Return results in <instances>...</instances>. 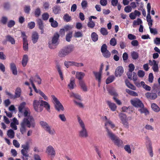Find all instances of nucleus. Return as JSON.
<instances>
[{
    "mask_svg": "<svg viewBox=\"0 0 160 160\" xmlns=\"http://www.w3.org/2000/svg\"><path fill=\"white\" fill-rule=\"evenodd\" d=\"M28 112L27 110H25L24 112V116L25 117L21 122L20 128V131L22 134L26 132L27 130L26 127L30 128H34L35 123L33 118L30 115H28ZM30 115V113H29Z\"/></svg>",
    "mask_w": 160,
    "mask_h": 160,
    "instance_id": "nucleus-1",
    "label": "nucleus"
},
{
    "mask_svg": "<svg viewBox=\"0 0 160 160\" xmlns=\"http://www.w3.org/2000/svg\"><path fill=\"white\" fill-rule=\"evenodd\" d=\"M33 106L34 110L37 112H41L44 107L48 112H50V104L46 101L42 100H34L33 102Z\"/></svg>",
    "mask_w": 160,
    "mask_h": 160,
    "instance_id": "nucleus-2",
    "label": "nucleus"
},
{
    "mask_svg": "<svg viewBox=\"0 0 160 160\" xmlns=\"http://www.w3.org/2000/svg\"><path fill=\"white\" fill-rule=\"evenodd\" d=\"M106 129L108 136L111 140L114 142V144L118 147L121 146L123 143V141L120 139L119 138L116 136L111 130L108 129L107 127H106Z\"/></svg>",
    "mask_w": 160,
    "mask_h": 160,
    "instance_id": "nucleus-3",
    "label": "nucleus"
},
{
    "mask_svg": "<svg viewBox=\"0 0 160 160\" xmlns=\"http://www.w3.org/2000/svg\"><path fill=\"white\" fill-rule=\"evenodd\" d=\"M77 119L81 128V130L79 132V136L81 138H86L88 137V134L85 124L79 116H77Z\"/></svg>",
    "mask_w": 160,
    "mask_h": 160,
    "instance_id": "nucleus-4",
    "label": "nucleus"
},
{
    "mask_svg": "<svg viewBox=\"0 0 160 160\" xmlns=\"http://www.w3.org/2000/svg\"><path fill=\"white\" fill-rule=\"evenodd\" d=\"M60 37L58 33H55L52 38L51 41L48 42L49 47L51 49H54L59 44L58 40Z\"/></svg>",
    "mask_w": 160,
    "mask_h": 160,
    "instance_id": "nucleus-5",
    "label": "nucleus"
},
{
    "mask_svg": "<svg viewBox=\"0 0 160 160\" xmlns=\"http://www.w3.org/2000/svg\"><path fill=\"white\" fill-rule=\"evenodd\" d=\"M23 148L21 150V153L22 155V160H28L29 158L28 151L29 149V145L28 142L26 143L25 144L22 145Z\"/></svg>",
    "mask_w": 160,
    "mask_h": 160,
    "instance_id": "nucleus-6",
    "label": "nucleus"
},
{
    "mask_svg": "<svg viewBox=\"0 0 160 160\" xmlns=\"http://www.w3.org/2000/svg\"><path fill=\"white\" fill-rule=\"evenodd\" d=\"M39 123L42 127L49 134L52 135L55 134V131L54 129L52 128V129L51 127L47 122L44 121H41Z\"/></svg>",
    "mask_w": 160,
    "mask_h": 160,
    "instance_id": "nucleus-7",
    "label": "nucleus"
},
{
    "mask_svg": "<svg viewBox=\"0 0 160 160\" xmlns=\"http://www.w3.org/2000/svg\"><path fill=\"white\" fill-rule=\"evenodd\" d=\"M51 97L55 102L54 107L55 109L58 112H60V110L63 111L64 110V108L58 99L54 95H52Z\"/></svg>",
    "mask_w": 160,
    "mask_h": 160,
    "instance_id": "nucleus-8",
    "label": "nucleus"
},
{
    "mask_svg": "<svg viewBox=\"0 0 160 160\" xmlns=\"http://www.w3.org/2000/svg\"><path fill=\"white\" fill-rule=\"evenodd\" d=\"M46 152L48 156H50L51 160L53 159L56 155L55 150L51 145H49L46 148Z\"/></svg>",
    "mask_w": 160,
    "mask_h": 160,
    "instance_id": "nucleus-9",
    "label": "nucleus"
},
{
    "mask_svg": "<svg viewBox=\"0 0 160 160\" xmlns=\"http://www.w3.org/2000/svg\"><path fill=\"white\" fill-rule=\"evenodd\" d=\"M130 102L133 106L137 108H139L143 106V104L142 102L138 98L131 100Z\"/></svg>",
    "mask_w": 160,
    "mask_h": 160,
    "instance_id": "nucleus-10",
    "label": "nucleus"
},
{
    "mask_svg": "<svg viewBox=\"0 0 160 160\" xmlns=\"http://www.w3.org/2000/svg\"><path fill=\"white\" fill-rule=\"evenodd\" d=\"M148 22V24L149 26L150 32L154 35L157 34L158 33V32L156 28H152L151 27L152 25L153 20L152 19L147 20Z\"/></svg>",
    "mask_w": 160,
    "mask_h": 160,
    "instance_id": "nucleus-11",
    "label": "nucleus"
},
{
    "mask_svg": "<svg viewBox=\"0 0 160 160\" xmlns=\"http://www.w3.org/2000/svg\"><path fill=\"white\" fill-rule=\"evenodd\" d=\"M124 72V69L122 66H119L117 68L115 72V75L116 77H120Z\"/></svg>",
    "mask_w": 160,
    "mask_h": 160,
    "instance_id": "nucleus-12",
    "label": "nucleus"
},
{
    "mask_svg": "<svg viewBox=\"0 0 160 160\" xmlns=\"http://www.w3.org/2000/svg\"><path fill=\"white\" fill-rule=\"evenodd\" d=\"M74 46L72 45H69L64 47L63 48L68 55L74 50Z\"/></svg>",
    "mask_w": 160,
    "mask_h": 160,
    "instance_id": "nucleus-13",
    "label": "nucleus"
},
{
    "mask_svg": "<svg viewBox=\"0 0 160 160\" xmlns=\"http://www.w3.org/2000/svg\"><path fill=\"white\" fill-rule=\"evenodd\" d=\"M39 39V35L36 32H34L32 33V40L33 43H35Z\"/></svg>",
    "mask_w": 160,
    "mask_h": 160,
    "instance_id": "nucleus-14",
    "label": "nucleus"
},
{
    "mask_svg": "<svg viewBox=\"0 0 160 160\" xmlns=\"http://www.w3.org/2000/svg\"><path fill=\"white\" fill-rule=\"evenodd\" d=\"M106 102L111 111H114L116 110L117 106L115 103L109 101H107Z\"/></svg>",
    "mask_w": 160,
    "mask_h": 160,
    "instance_id": "nucleus-15",
    "label": "nucleus"
},
{
    "mask_svg": "<svg viewBox=\"0 0 160 160\" xmlns=\"http://www.w3.org/2000/svg\"><path fill=\"white\" fill-rule=\"evenodd\" d=\"M10 68L12 74L14 75H17L18 74V71L16 64L14 63H11Z\"/></svg>",
    "mask_w": 160,
    "mask_h": 160,
    "instance_id": "nucleus-16",
    "label": "nucleus"
},
{
    "mask_svg": "<svg viewBox=\"0 0 160 160\" xmlns=\"http://www.w3.org/2000/svg\"><path fill=\"white\" fill-rule=\"evenodd\" d=\"M37 24L39 28L41 30V33H43L44 32L43 29L44 26L42 20L41 19H38L37 20Z\"/></svg>",
    "mask_w": 160,
    "mask_h": 160,
    "instance_id": "nucleus-17",
    "label": "nucleus"
},
{
    "mask_svg": "<svg viewBox=\"0 0 160 160\" xmlns=\"http://www.w3.org/2000/svg\"><path fill=\"white\" fill-rule=\"evenodd\" d=\"M146 97L151 99H155L157 97V94L154 92H147L145 94Z\"/></svg>",
    "mask_w": 160,
    "mask_h": 160,
    "instance_id": "nucleus-18",
    "label": "nucleus"
},
{
    "mask_svg": "<svg viewBox=\"0 0 160 160\" xmlns=\"http://www.w3.org/2000/svg\"><path fill=\"white\" fill-rule=\"evenodd\" d=\"M94 150L99 158H102V149L99 146H94Z\"/></svg>",
    "mask_w": 160,
    "mask_h": 160,
    "instance_id": "nucleus-19",
    "label": "nucleus"
},
{
    "mask_svg": "<svg viewBox=\"0 0 160 160\" xmlns=\"http://www.w3.org/2000/svg\"><path fill=\"white\" fill-rule=\"evenodd\" d=\"M28 61V56L27 54L24 55L22 57V60L21 63L22 66L23 67H25Z\"/></svg>",
    "mask_w": 160,
    "mask_h": 160,
    "instance_id": "nucleus-20",
    "label": "nucleus"
},
{
    "mask_svg": "<svg viewBox=\"0 0 160 160\" xmlns=\"http://www.w3.org/2000/svg\"><path fill=\"white\" fill-rule=\"evenodd\" d=\"M52 12L55 14L59 13L61 11V7L59 5H55L52 8Z\"/></svg>",
    "mask_w": 160,
    "mask_h": 160,
    "instance_id": "nucleus-21",
    "label": "nucleus"
},
{
    "mask_svg": "<svg viewBox=\"0 0 160 160\" xmlns=\"http://www.w3.org/2000/svg\"><path fill=\"white\" fill-rule=\"evenodd\" d=\"M85 76V73L82 72H76V78L78 79L79 81L82 80V79Z\"/></svg>",
    "mask_w": 160,
    "mask_h": 160,
    "instance_id": "nucleus-22",
    "label": "nucleus"
},
{
    "mask_svg": "<svg viewBox=\"0 0 160 160\" xmlns=\"http://www.w3.org/2000/svg\"><path fill=\"white\" fill-rule=\"evenodd\" d=\"M147 9L148 14L147 16L146 19L147 20L150 19H151V17L150 14L151 6L150 3H148L147 4Z\"/></svg>",
    "mask_w": 160,
    "mask_h": 160,
    "instance_id": "nucleus-23",
    "label": "nucleus"
},
{
    "mask_svg": "<svg viewBox=\"0 0 160 160\" xmlns=\"http://www.w3.org/2000/svg\"><path fill=\"white\" fill-rule=\"evenodd\" d=\"M125 83L126 85L129 88L133 90H135L136 89V87L134 86L133 84H131L129 80L128 79H126L125 81Z\"/></svg>",
    "mask_w": 160,
    "mask_h": 160,
    "instance_id": "nucleus-24",
    "label": "nucleus"
},
{
    "mask_svg": "<svg viewBox=\"0 0 160 160\" xmlns=\"http://www.w3.org/2000/svg\"><path fill=\"white\" fill-rule=\"evenodd\" d=\"M22 90L20 88H17L15 91V97L16 98H19L21 94Z\"/></svg>",
    "mask_w": 160,
    "mask_h": 160,
    "instance_id": "nucleus-25",
    "label": "nucleus"
},
{
    "mask_svg": "<svg viewBox=\"0 0 160 160\" xmlns=\"http://www.w3.org/2000/svg\"><path fill=\"white\" fill-rule=\"evenodd\" d=\"M79 82L81 88L83 91H87V88L84 81L83 80H80L79 81Z\"/></svg>",
    "mask_w": 160,
    "mask_h": 160,
    "instance_id": "nucleus-26",
    "label": "nucleus"
},
{
    "mask_svg": "<svg viewBox=\"0 0 160 160\" xmlns=\"http://www.w3.org/2000/svg\"><path fill=\"white\" fill-rule=\"evenodd\" d=\"M93 73L95 77L96 80L99 82L100 81H101L102 73L100 72H96L95 71L93 72Z\"/></svg>",
    "mask_w": 160,
    "mask_h": 160,
    "instance_id": "nucleus-27",
    "label": "nucleus"
},
{
    "mask_svg": "<svg viewBox=\"0 0 160 160\" xmlns=\"http://www.w3.org/2000/svg\"><path fill=\"white\" fill-rule=\"evenodd\" d=\"M6 39L8 41L10 42L12 44H14L15 43L14 39L10 35H8L5 36Z\"/></svg>",
    "mask_w": 160,
    "mask_h": 160,
    "instance_id": "nucleus-28",
    "label": "nucleus"
},
{
    "mask_svg": "<svg viewBox=\"0 0 160 160\" xmlns=\"http://www.w3.org/2000/svg\"><path fill=\"white\" fill-rule=\"evenodd\" d=\"M7 135L10 138H13L15 136L14 131L11 129L8 130L7 132Z\"/></svg>",
    "mask_w": 160,
    "mask_h": 160,
    "instance_id": "nucleus-29",
    "label": "nucleus"
},
{
    "mask_svg": "<svg viewBox=\"0 0 160 160\" xmlns=\"http://www.w3.org/2000/svg\"><path fill=\"white\" fill-rule=\"evenodd\" d=\"M68 55V54L63 48L60 50L58 54V56L60 58L64 57Z\"/></svg>",
    "mask_w": 160,
    "mask_h": 160,
    "instance_id": "nucleus-30",
    "label": "nucleus"
},
{
    "mask_svg": "<svg viewBox=\"0 0 160 160\" xmlns=\"http://www.w3.org/2000/svg\"><path fill=\"white\" fill-rule=\"evenodd\" d=\"M56 68L57 69V70L58 72L60 75V78L62 80H63V77L62 74V72L61 69V67L58 64H57L56 66Z\"/></svg>",
    "mask_w": 160,
    "mask_h": 160,
    "instance_id": "nucleus-31",
    "label": "nucleus"
},
{
    "mask_svg": "<svg viewBox=\"0 0 160 160\" xmlns=\"http://www.w3.org/2000/svg\"><path fill=\"white\" fill-rule=\"evenodd\" d=\"M89 22L87 23V26L88 27L93 28L95 26V23L94 22L92 21L91 18H89Z\"/></svg>",
    "mask_w": 160,
    "mask_h": 160,
    "instance_id": "nucleus-32",
    "label": "nucleus"
},
{
    "mask_svg": "<svg viewBox=\"0 0 160 160\" xmlns=\"http://www.w3.org/2000/svg\"><path fill=\"white\" fill-rule=\"evenodd\" d=\"M146 139L147 142H148V146L149 148L148 149V152H153L152 148V143L151 142L148 136H147L146 137Z\"/></svg>",
    "mask_w": 160,
    "mask_h": 160,
    "instance_id": "nucleus-33",
    "label": "nucleus"
},
{
    "mask_svg": "<svg viewBox=\"0 0 160 160\" xmlns=\"http://www.w3.org/2000/svg\"><path fill=\"white\" fill-rule=\"evenodd\" d=\"M91 38L92 40L94 42L97 41L98 39V35L95 32H93L91 35Z\"/></svg>",
    "mask_w": 160,
    "mask_h": 160,
    "instance_id": "nucleus-34",
    "label": "nucleus"
},
{
    "mask_svg": "<svg viewBox=\"0 0 160 160\" xmlns=\"http://www.w3.org/2000/svg\"><path fill=\"white\" fill-rule=\"evenodd\" d=\"M154 64L152 67V69L154 72H158V63H157L155 60H153Z\"/></svg>",
    "mask_w": 160,
    "mask_h": 160,
    "instance_id": "nucleus-35",
    "label": "nucleus"
},
{
    "mask_svg": "<svg viewBox=\"0 0 160 160\" xmlns=\"http://www.w3.org/2000/svg\"><path fill=\"white\" fill-rule=\"evenodd\" d=\"M126 92L129 95L132 96H138V93L136 92L131 91L129 89H126Z\"/></svg>",
    "mask_w": 160,
    "mask_h": 160,
    "instance_id": "nucleus-36",
    "label": "nucleus"
},
{
    "mask_svg": "<svg viewBox=\"0 0 160 160\" xmlns=\"http://www.w3.org/2000/svg\"><path fill=\"white\" fill-rule=\"evenodd\" d=\"M119 117L122 122L128 120L127 116L123 113H121L119 114Z\"/></svg>",
    "mask_w": 160,
    "mask_h": 160,
    "instance_id": "nucleus-37",
    "label": "nucleus"
},
{
    "mask_svg": "<svg viewBox=\"0 0 160 160\" xmlns=\"http://www.w3.org/2000/svg\"><path fill=\"white\" fill-rule=\"evenodd\" d=\"M115 79V77L113 75L109 76L106 79V83L107 84H108L112 82Z\"/></svg>",
    "mask_w": 160,
    "mask_h": 160,
    "instance_id": "nucleus-38",
    "label": "nucleus"
},
{
    "mask_svg": "<svg viewBox=\"0 0 160 160\" xmlns=\"http://www.w3.org/2000/svg\"><path fill=\"white\" fill-rule=\"evenodd\" d=\"M131 56L132 58L134 60L138 59L139 57L138 53L136 52L133 51L131 52Z\"/></svg>",
    "mask_w": 160,
    "mask_h": 160,
    "instance_id": "nucleus-39",
    "label": "nucleus"
},
{
    "mask_svg": "<svg viewBox=\"0 0 160 160\" xmlns=\"http://www.w3.org/2000/svg\"><path fill=\"white\" fill-rule=\"evenodd\" d=\"M151 107L152 109L156 112H158L160 110V108L155 103H152L151 105Z\"/></svg>",
    "mask_w": 160,
    "mask_h": 160,
    "instance_id": "nucleus-40",
    "label": "nucleus"
},
{
    "mask_svg": "<svg viewBox=\"0 0 160 160\" xmlns=\"http://www.w3.org/2000/svg\"><path fill=\"white\" fill-rule=\"evenodd\" d=\"M142 23V21L141 19L139 18H138L137 20H134L133 22L132 26L133 27L134 26L139 25Z\"/></svg>",
    "mask_w": 160,
    "mask_h": 160,
    "instance_id": "nucleus-41",
    "label": "nucleus"
},
{
    "mask_svg": "<svg viewBox=\"0 0 160 160\" xmlns=\"http://www.w3.org/2000/svg\"><path fill=\"white\" fill-rule=\"evenodd\" d=\"M140 108L138 109V111H139L141 114L145 113L146 114L147 112H148V111L146 108H144V106H143L142 107L139 108Z\"/></svg>",
    "mask_w": 160,
    "mask_h": 160,
    "instance_id": "nucleus-42",
    "label": "nucleus"
},
{
    "mask_svg": "<svg viewBox=\"0 0 160 160\" xmlns=\"http://www.w3.org/2000/svg\"><path fill=\"white\" fill-rule=\"evenodd\" d=\"M63 19L67 22H69L71 20V17L68 14H66L63 16Z\"/></svg>",
    "mask_w": 160,
    "mask_h": 160,
    "instance_id": "nucleus-43",
    "label": "nucleus"
},
{
    "mask_svg": "<svg viewBox=\"0 0 160 160\" xmlns=\"http://www.w3.org/2000/svg\"><path fill=\"white\" fill-rule=\"evenodd\" d=\"M103 56L106 58H110L111 55L110 52L108 50L107 51L102 53Z\"/></svg>",
    "mask_w": 160,
    "mask_h": 160,
    "instance_id": "nucleus-44",
    "label": "nucleus"
},
{
    "mask_svg": "<svg viewBox=\"0 0 160 160\" xmlns=\"http://www.w3.org/2000/svg\"><path fill=\"white\" fill-rule=\"evenodd\" d=\"M72 32H71L66 35V39L67 41L69 42L71 41V39L72 37Z\"/></svg>",
    "mask_w": 160,
    "mask_h": 160,
    "instance_id": "nucleus-45",
    "label": "nucleus"
},
{
    "mask_svg": "<svg viewBox=\"0 0 160 160\" xmlns=\"http://www.w3.org/2000/svg\"><path fill=\"white\" fill-rule=\"evenodd\" d=\"M26 103L25 102H23L20 104L18 107V110L20 112H22V111L23 109L25 107L26 105Z\"/></svg>",
    "mask_w": 160,
    "mask_h": 160,
    "instance_id": "nucleus-46",
    "label": "nucleus"
},
{
    "mask_svg": "<svg viewBox=\"0 0 160 160\" xmlns=\"http://www.w3.org/2000/svg\"><path fill=\"white\" fill-rule=\"evenodd\" d=\"M74 37L76 38H81L83 37V34L80 32H75L74 34Z\"/></svg>",
    "mask_w": 160,
    "mask_h": 160,
    "instance_id": "nucleus-47",
    "label": "nucleus"
},
{
    "mask_svg": "<svg viewBox=\"0 0 160 160\" xmlns=\"http://www.w3.org/2000/svg\"><path fill=\"white\" fill-rule=\"evenodd\" d=\"M101 33L103 35H108V32L107 29L104 28H101L100 31Z\"/></svg>",
    "mask_w": 160,
    "mask_h": 160,
    "instance_id": "nucleus-48",
    "label": "nucleus"
},
{
    "mask_svg": "<svg viewBox=\"0 0 160 160\" xmlns=\"http://www.w3.org/2000/svg\"><path fill=\"white\" fill-rule=\"evenodd\" d=\"M15 24V22L14 20H10L8 22L7 26L8 28H11L13 27Z\"/></svg>",
    "mask_w": 160,
    "mask_h": 160,
    "instance_id": "nucleus-49",
    "label": "nucleus"
},
{
    "mask_svg": "<svg viewBox=\"0 0 160 160\" xmlns=\"http://www.w3.org/2000/svg\"><path fill=\"white\" fill-rule=\"evenodd\" d=\"M21 37L22 38V42L28 41L27 40V36L26 35L25 32L22 31L21 32Z\"/></svg>",
    "mask_w": 160,
    "mask_h": 160,
    "instance_id": "nucleus-50",
    "label": "nucleus"
},
{
    "mask_svg": "<svg viewBox=\"0 0 160 160\" xmlns=\"http://www.w3.org/2000/svg\"><path fill=\"white\" fill-rule=\"evenodd\" d=\"M23 50L25 51L28 50V41L22 42Z\"/></svg>",
    "mask_w": 160,
    "mask_h": 160,
    "instance_id": "nucleus-51",
    "label": "nucleus"
},
{
    "mask_svg": "<svg viewBox=\"0 0 160 160\" xmlns=\"http://www.w3.org/2000/svg\"><path fill=\"white\" fill-rule=\"evenodd\" d=\"M58 117L60 120L62 122H65L67 120L66 118L63 114H59Z\"/></svg>",
    "mask_w": 160,
    "mask_h": 160,
    "instance_id": "nucleus-52",
    "label": "nucleus"
},
{
    "mask_svg": "<svg viewBox=\"0 0 160 160\" xmlns=\"http://www.w3.org/2000/svg\"><path fill=\"white\" fill-rule=\"evenodd\" d=\"M124 149L128 153H131V151L129 145H127L124 146Z\"/></svg>",
    "mask_w": 160,
    "mask_h": 160,
    "instance_id": "nucleus-53",
    "label": "nucleus"
},
{
    "mask_svg": "<svg viewBox=\"0 0 160 160\" xmlns=\"http://www.w3.org/2000/svg\"><path fill=\"white\" fill-rule=\"evenodd\" d=\"M110 44L112 46H115L117 44L116 40L115 38H112L111 39L110 41Z\"/></svg>",
    "mask_w": 160,
    "mask_h": 160,
    "instance_id": "nucleus-54",
    "label": "nucleus"
},
{
    "mask_svg": "<svg viewBox=\"0 0 160 160\" xmlns=\"http://www.w3.org/2000/svg\"><path fill=\"white\" fill-rule=\"evenodd\" d=\"M8 20V18L7 17L5 16H3L2 17L1 21L2 24L5 25L7 23Z\"/></svg>",
    "mask_w": 160,
    "mask_h": 160,
    "instance_id": "nucleus-55",
    "label": "nucleus"
},
{
    "mask_svg": "<svg viewBox=\"0 0 160 160\" xmlns=\"http://www.w3.org/2000/svg\"><path fill=\"white\" fill-rule=\"evenodd\" d=\"M109 92L111 95L113 96L114 97H117L118 95V94L116 92L112 89L109 90Z\"/></svg>",
    "mask_w": 160,
    "mask_h": 160,
    "instance_id": "nucleus-56",
    "label": "nucleus"
},
{
    "mask_svg": "<svg viewBox=\"0 0 160 160\" xmlns=\"http://www.w3.org/2000/svg\"><path fill=\"white\" fill-rule=\"evenodd\" d=\"M107 46L106 44H103L101 47V52L102 53H103L107 51Z\"/></svg>",
    "mask_w": 160,
    "mask_h": 160,
    "instance_id": "nucleus-57",
    "label": "nucleus"
},
{
    "mask_svg": "<svg viewBox=\"0 0 160 160\" xmlns=\"http://www.w3.org/2000/svg\"><path fill=\"white\" fill-rule=\"evenodd\" d=\"M35 15L36 17H38L41 14V11L39 8H37L35 10Z\"/></svg>",
    "mask_w": 160,
    "mask_h": 160,
    "instance_id": "nucleus-58",
    "label": "nucleus"
},
{
    "mask_svg": "<svg viewBox=\"0 0 160 160\" xmlns=\"http://www.w3.org/2000/svg\"><path fill=\"white\" fill-rule=\"evenodd\" d=\"M75 84L74 80H71L70 83L68 84V87L70 89H72L74 88L73 85Z\"/></svg>",
    "mask_w": 160,
    "mask_h": 160,
    "instance_id": "nucleus-59",
    "label": "nucleus"
},
{
    "mask_svg": "<svg viewBox=\"0 0 160 160\" xmlns=\"http://www.w3.org/2000/svg\"><path fill=\"white\" fill-rule=\"evenodd\" d=\"M73 62L65 61L64 63V64L67 68H68L70 66H73Z\"/></svg>",
    "mask_w": 160,
    "mask_h": 160,
    "instance_id": "nucleus-60",
    "label": "nucleus"
},
{
    "mask_svg": "<svg viewBox=\"0 0 160 160\" xmlns=\"http://www.w3.org/2000/svg\"><path fill=\"white\" fill-rule=\"evenodd\" d=\"M71 97H73L74 98L79 99L81 100V97L80 96L78 95V94L74 93L73 92H72L70 95Z\"/></svg>",
    "mask_w": 160,
    "mask_h": 160,
    "instance_id": "nucleus-61",
    "label": "nucleus"
},
{
    "mask_svg": "<svg viewBox=\"0 0 160 160\" xmlns=\"http://www.w3.org/2000/svg\"><path fill=\"white\" fill-rule=\"evenodd\" d=\"M28 27L30 29H32L34 28L35 26V23L33 22H29L28 24Z\"/></svg>",
    "mask_w": 160,
    "mask_h": 160,
    "instance_id": "nucleus-62",
    "label": "nucleus"
},
{
    "mask_svg": "<svg viewBox=\"0 0 160 160\" xmlns=\"http://www.w3.org/2000/svg\"><path fill=\"white\" fill-rule=\"evenodd\" d=\"M49 17V15L47 13H44L42 15V18L44 20H47Z\"/></svg>",
    "mask_w": 160,
    "mask_h": 160,
    "instance_id": "nucleus-63",
    "label": "nucleus"
},
{
    "mask_svg": "<svg viewBox=\"0 0 160 160\" xmlns=\"http://www.w3.org/2000/svg\"><path fill=\"white\" fill-rule=\"evenodd\" d=\"M138 75L139 77L142 78L145 75V72L142 70H139L138 72Z\"/></svg>",
    "mask_w": 160,
    "mask_h": 160,
    "instance_id": "nucleus-64",
    "label": "nucleus"
}]
</instances>
